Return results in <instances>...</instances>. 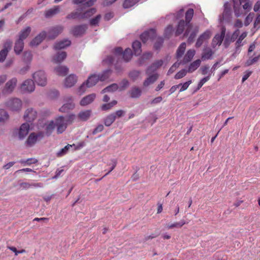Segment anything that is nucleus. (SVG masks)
<instances>
[{"label": "nucleus", "instance_id": "1", "mask_svg": "<svg viewBox=\"0 0 260 260\" xmlns=\"http://www.w3.org/2000/svg\"><path fill=\"white\" fill-rule=\"evenodd\" d=\"M75 115H66L64 116H60L55 120H51L46 124V133L50 135L55 128L58 134L62 133L67 128L68 124H71L74 119Z\"/></svg>", "mask_w": 260, "mask_h": 260}, {"label": "nucleus", "instance_id": "2", "mask_svg": "<svg viewBox=\"0 0 260 260\" xmlns=\"http://www.w3.org/2000/svg\"><path fill=\"white\" fill-rule=\"evenodd\" d=\"M233 2L234 13L237 17H240L242 14L241 5H242V8L245 11V14L251 10L252 3L250 0H233Z\"/></svg>", "mask_w": 260, "mask_h": 260}, {"label": "nucleus", "instance_id": "3", "mask_svg": "<svg viewBox=\"0 0 260 260\" xmlns=\"http://www.w3.org/2000/svg\"><path fill=\"white\" fill-rule=\"evenodd\" d=\"M5 107L12 112H18L22 107V102L18 98H12L5 103Z\"/></svg>", "mask_w": 260, "mask_h": 260}, {"label": "nucleus", "instance_id": "4", "mask_svg": "<svg viewBox=\"0 0 260 260\" xmlns=\"http://www.w3.org/2000/svg\"><path fill=\"white\" fill-rule=\"evenodd\" d=\"M32 78L35 82L39 86H44L47 84V78L45 73L43 71L35 72Z\"/></svg>", "mask_w": 260, "mask_h": 260}, {"label": "nucleus", "instance_id": "5", "mask_svg": "<svg viewBox=\"0 0 260 260\" xmlns=\"http://www.w3.org/2000/svg\"><path fill=\"white\" fill-rule=\"evenodd\" d=\"M194 14V11L192 9H188L185 13V21L186 22V29L184 32V36L187 37L190 32V30L192 29V25L190 23L193 16Z\"/></svg>", "mask_w": 260, "mask_h": 260}, {"label": "nucleus", "instance_id": "6", "mask_svg": "<svg viewBox=\"0 0 260 260\" xmlns=\"http://www.w3.org/2000/svg\"><path fill=\"white\" fill-rule=\"evenodd\" d=\"M12 41L7 40L4 44V48L0 51V61L3 62L6 59L8 54L12 48Z\"/></svg>", "mask_w": 260, "mask_h": 260}, {"label": "nucleus", "instance_id": "7", "mask_svg": "<svg viewBox=\"0 0 260 260\" xmlns=\"http://www.w3.org/2000/svg\"><path fill=\"white\" fill-rule=\"evenodd\" d=\"M156 36V34L155 29H150L142 33L140 36V39L143 43H145L149 40H153Z\"/></svg>", "mask_w": 260, "mask_h": 260}, {"label": "nucleus", "instance_id": "8", "mask_svg": "<svg viewBox=\"0 0 260 260\" xmlns=\"http://www.w3.org/2000/svg\"><path fill=\"white\" fill-rule=\"evenodd\" d=\"M64 27L58 25L51 27L48 32V37L50 39H54L63 30Z\"/></svg>", "mask_w": 260, "mask_h": 260}, {"label": "nucleus", "instance_id": "9", "mask_svg": "<svg viewBox=\"0 0 260 260\" xmlns=\"http://www.w3.org/2000/svg\"><path fill=\"white\" fill-rule=\"evenodd\" d=\"M232 16V11L231 5L226 2L224 5V10L222 14V17L220 18L221 22H229L231 20Z\"/></svg>", "mask_w": 260, "mask_h": 260}, {"label": "nucleus", "instance_id": "10", "mask_svg": "<svg viewBox=\"0 0 260 260\" xmlns=\"http://www.w3.org/2000/svg\"><path fill=\"white\" fill-rule=\"evenodd\" d=\"M17 80L16 78H13L9 80L6 84L5 87L3 89V93L4 94H10L14 89Z\"/></svg>", "mask_w": 260, "mask_h": 260}, {"label": "nucleus", "instance_id": "11", "mask_svg": "<svg viewBox=\"0 0 260 260\" xmlns=\"http://www.w3.org/2000/svg\"><path fill=\"white\" fill-rule=\"evenodd\" d=\"M87 29L86 24H82L75 26L72 29V33L75 37H80L84 35Z\"/></svg>", "mask_w": 260, "mask_h": 260}, {"label": "nucleus", "instance_id": "12", "mask_svg": "<svg viewBox=\"0 0 260 260\" xmlns=\"http://www.w3.org/2000/svg\"><path fill=\"white\" fill-rule=\"evenodd\" d=\"M83 8L81 6H79L78 8L75 11L69 14L67 16L66 18L68 19H78L82 20L83 18Z\"/></svg>", "mask_w": 260, "mask_h": 260}, {"label": "nucleus", "instance_id": "13", "mask_svg": "<svg viewBox=\"0 0 260 260\" xmlns=\"http://www.w3.org/2000/svg\"><path fill=\"white\" fill-rule=\"evenodd\" d=\"M21 89L25 92H32L35 89L34 82L30 79L25 80L21 85Z\"/></svg>", "mask_w": 260, "mask_h": 260}, {"label": "nucleus", "instance_id": "14", "mask_svg": "<svg viewBox=\"0 0 260 260\" xmlns=\"http://www.w3.org/2000/svg\"><path fill=\"white\" fill-rule=\"evenodd\" d=\"M211 32L210 30H206L200 36L196 43V47H200L203 43L210 38Z\"/></svg>", "mask_w": 260, "mask_h": 260}, {"label": "nucleus", "instance_id": "15", "mask_svg": "<svg viewBox=\"0 0 260 260\" xmlns=\"http://www.w3.org/2000/svg\"><path fill=\"white\" fill-rule=\"evenodd\" d=\"M225 33V29L223 28L220 34H216L213 38L212 42V46L215 48L217 45H220L222 42Z\"/></svg>", "mask_w": 260, "mask_h": 260}, {"label": "nucleus", "instance_id": "16", "mask_svg": "<svg viewBox=\"0 0 260 260\" xmlns=\"http://www.w3.org/2000/svg\"><path fill=\"white\" fill-rule=\"evenodd\" d=\"M164 63V61L161 59L156 60L146 70V74L149 75L156 71Z\"/></svg>", "mask_w": 260, "mask_h": 260}, {"label": "nucleus", "instance_id": "17", "mask_svg": "<svg viewBox=\"0 0 260 260\" xmlns=\"http://www.w3.org/2000/svg\"><path fill=\"white\" fill-rule=\"evenodd\" d=\"M46 37V33L43 31L36 36L30 43L31 46H37L40 44Z\"/></svg>", "mask_w": 260, "mask_h": 260}, {"label": "nucleus", "instance_id": "18", "mask_svg": "<svg viewBox=\"0 0 260 260\" xmlns=\"http://www.w3.org/2000/svg\"><path fill=\"white\" fill-rule=\"evenodd\" d=\"M73 0L72 2L74 4L78 5L79 6H81L82 8L84 7H89L94 5L96 0Z\"/></svg>", "mask_w": 260, "mask_h": 260}, {"label": "nucleus", "instance_id": "19", "mask_svg": "<svg viewBox=\"0 0 260 260\" xmlns=\"http://www.w3.org/2000/svg\"><path fill=\"white\" fill-rule=\"evenodd\" d=\"M77 81V77L74 74H71L66 78L64 85L67 87L74 86Z\"/></svg>", "mask_w": 260, "mask_h": 260}, {"label": "nucleus", "instance_id": "20", "mask_svg": "<svg viewBox=\"0 0 260 260\" xmlns=\"http://www.w3.org/2000/svg\"><path fill=\"white\" fill-rule=\"evenodd\" d=\"M29 125L27 123L22 124L19 129V137L20 139L24 138L28 133Z\"/></svg>", "mask_w": 260, "mask_h": 260}, {"label": "nucleus", "instance_id": "21", "mask_svg": "<svg viewBox=\"0 0 260 260\" xmlns=\"http://www.w3.org/2000/svg\"><path fill=\"white\" fill-rule=\"evenodd\" d=\"M43 136L42 133H39L37 135L34 133H31L27 139L26 143L28 146H31L36 143L38 137H43Z\"/></svg>", "mask_w": 260, "mask_h": 260}, {"label": "nucleus", "instance_id": "22", "mask_svg": "<svg viewBox=\"0 0 260 260\" xmlns=\"http://www.w3.org/2000/svg\"><path fill=\"white\" fill-rule=\"evenodd\" d=\"M100 80L99 76L96 75H92L89 76L86 81V86L88 87H91L95 85L96 83Z\"/></svg>", "mask_w": 260, "mask_h": 260}, {"label": "nucleus", "instance_id": "23", "mask_svg": "<svg viewBox=\"0 0 260 260\" xmlns=\"http://www.w3.org/2000/svg\"><path fill=\"white\" fill-rule=\"evenodd\" d=\"M95 98V94L92 93L89 94L83 98L80 101V105L82 106H86L92 103Z\"/></svg>", "mask_w": 260, "mask_h": 260}, {"label": "nucleus", "instance_id": "24", "mask_svg": "<svg viewBox=\"0 0 260 260\" xmlns=\"http://www.w3.org/2000/svg\"><path fill=\"white\" fill-rule=\"evenodd\" d=\"M121 115H108L106 117L104 118V123L106 126H109L115 120L116 116H117V117L119 118L120 117Z\"/></svg>", "mask_w": 260, "mask_h": 260}, {"label": "nucleus", "instance_id": "25", "mask_svg": "<svg viewBox=\"0 0 260 260\" xmlns=\"http://www.w3.org/2000/svg\"><path fill=\"white\" fill-rule=\"evenodd\" d=\"M71 41L68 39L59 41L56 43L54 46L55 50H59L68 47L71 45Z\"/></svg>", "mask_w": 260, "mask_h": 260}, {"label": "nucleus", "instance_id": "26", "mask_svg": "<svg viewBox=\"0 0 260 260\" xmlns=\"http://www.w3.org/2000/svg\"><path fill=\"white\" fill-rule=\"evenodd\" d=\"M67 57V53L64 51L58 52L53 58L52 61L54 63H60L63 61Z\"/></svg>", "mask_w": 260, "mask_h": 260}, {"label": "nucleus", "instance_id": "27", "mask_svg": "<svg viewBox=\"0 0 260 260\" xmlns=\"http://www.w3.org/2000/svg\"><path fill=\"white\" fill-rule=\"evenodd\" d=\"M185 27H186V22L183 20H180L176 27V36H179L184 31Z\"/></svg>", "mask_w": 260, "mask_h": 260}, {"label": "nucleus", "instance_id": "28", "mask_svg": "<svg viewBox=\"0 0 260 260\" xmlns=\"http://www.w3.org/2000/svg\"><path fill=\"white\" fill-rule=\"evenodd\" d=\"M24 48V42L22 41L17 39L15 43L14 52L16 54H20Z\"/></svg>", "mask_w": 260, "mask_h": 260}, {"label": "nucleus", "instance_id": "29", "mask_svg": "<svg viewBox=\"0 0 260 260\" xmlns=\"http://www.w3.org/2000/svg\"><path fill=\"white\" fill-rule=\"evenodd\" d=\"M31 31V28L27 26L21 30L19 34L18 40L23 41L24 40L27 38Z\"/></svg>", "mask_w": 260, "mask_h": 260}, {"label": "nucleus", "instance_id": "30", "mask_svg": "<svg viewBox=\"0 0 260 260\" xmlns=\"http://www.w3.org/2000/svg\"><path fill=\"white\" fill-rule=\"evenodd\" d=\"M85 8L86 7L83 8L82 14L83 19H86L90 17L96 12L95 8H92L86 10Z\"/></svg>", "mask_w": 260, "mask_h": 260}, {"label": "nucleus", "instance_id": "31", "mask_svg": "<svg viewBox=\"0 0 260 260\" xmlns=\"http://www.w3.org/2000/svg\"><path fill=\"white\" fill-rule=\"evenodd\" d=\"M54 71L58 76H64L68 74L69 69L66 66H60L55 68Z\"/></svg>", "mask_w": 260, "mask_h": 260}, {"label": "nucleus", "instance_id": "32", "mask_svg": "<svg viewBox=\"0 0 260 260\" xmlns=\"http://www.w3.org/2000/svg\"><path fill=\"white\" fill-rule=\"evenodd\" d=\"M196 53V51L194 49H190L188 50L184 56L183 59V63L186 64L189 62L193 57Z\"/></svg>", "mask_w": 260, "mask_h": 260}, {"label": "nucleus", "instance_id": "33", "mask_svg": "<svg viewBox=\"0 0 260 260\" xmlns=\"http://www.w3.org/2000/svg\"><path fill=\"white\" fill-rule=\"evenodd\" d=\"M213 54L214 52L211 48H207L204 49L201 57L202 60H205L211 59Z\"/></svg>", "mask_w": 260, "mask_h": 260}, {"label": "nucleus", "instance_id": "34", "mask_svg": "<svg viewBox=\"0 0 260 260\" xmlns=\"http://www.w3.org/2000/svg\"><path fill=\"white\" fill-rule=\"evenodd\" d=\"M75 107V104L71 102L69 103L64 104L59 109V111L61 113H69L71 110H72Z\"/></svg>", "mask_w": 260, "mask_h": 260}, {"label": "nucleus", "instance_id": "35", "mask_svg": "<svg viewBox=\"0 0 260 260\" xmlns=\"http://www.w3.org/2000/svg\"><path fill=\"white\" fill-rule=\"evenodd\" d=\"M158 78V74L156 73L150 76L144 81L143 85L145 87L148 86L156 81Z\"/></svg>", "mask_w": 260, "mask_h": 260}, {"label": "nucleus", "instance_id": "36", "mask_svg": "<svg viewBox=\"0 0 260 260\" xmlns=\"http://www.w3.org/2000/svg\"><path fill=\"white\" fill-rule=\"evenodd\" d=\"M59 7L55 6L51 9L45 11V15L46 18H50L53 15L57 14L59 12Z\"/></svg>", "mask_w": 260, "mask_h": 260}, {"label": "nucleus", "instance_id": "37", "mask_svg": "<svg viewBox=\"0 0 260 260\" xmlns=\"http://www.w3.org/2000/svg\"><path fill=\"white\" fill-rule=\"evenodd\" d=\"M132 47L134 50L135 55H139L142 52L141 43L138 41H135L132 44Z\"/></svg>", "mask_w": 260, "mask_h": 260}, {"label": "nucleus", "instance_id": "38", "mask_svg": "<svg viewBox=\"0 0 260 260\" xmlns=\"http://www.w3.org/2000/svg\"><path fill=\"white\" fill-rule=\"evenodd\" d=\"M201 60L200 59H197L190 64L188 69V72L192 73L196 71L200 66Z\"/></svg>", "mask_w": 260, "mask_h": 260}, {"label": "nucleus", "instance_id": "39", "mask_svg": "<svg viewBox=\"0 0 260 260\" xmlns=\"http://www.w3.org/2000/svg\"><path fill=\"white\" fill-rule=\"evenodd\" d=\"M186 44L185 42L182 43L179 46L176 52V57L177 59L181 58L183 55L185 49Z\"/></svg>", "mask_w": 260, "mask_h": 260}, {"label": "nucleus", "instance_id": "40", "mask_svg": "<svg viewBox=\"0 0 260 260\" xmlns=\"http://www.w3.org/2000/svg\"><path fill=\"white\" fill-rule=\"evenodd\" d=\"M124 60L126 62L129 61L133 56L132 51L130 48H126L122 53Z\"/></svg>", "mask_w": 260, "mask_h": 260}, {"label": "nucleus", "instance_id": "41", "mask_svg": "<svg viewBox=\"0 0 260 260\" xmlns=\"http://www.w3.org/2000/svg\"><path fill=\"white\" fill-rule=\"evenodd\" d=\"M131 97L132 98H138L141 94V90L138 87H133L129 92Z\"/></svg>", "mask_w": 260, "mask_h": 260}, {"label": "nucleus", "instance_id": "42", "mask_svg": "<svg viewBox=\"0 0 260 260\" xmlns=\"http://www.w3.org/2000/svg\"><path fill=\"white\" fill-rule=\"evenodd\" d=\"M118 88V85L116 83H114L104 88L102 90V92L105 93L107 92L114 91L117 90Z\"/></svg>", "mask_w": 260, "mask_h": 260}, {"label": "nucleus", "instance_id": "43", "mask_svg": "<svg viewBox=\"0 0 260 260\" xmlns=\"http://www.w3.org/2000/svg\"><path fill=\"white\" fill-rule=\"evenodd\" d=\"M111 70H107L105 71L101 75H99L100 77V80L104 81L107 79L111 74Z\"/></svg>", "mask_w": 260, "mask_h": 260}, {"label": "nucleus", "instance_id": "44", "mask_svg": "<svg viewBox=\"0 0 260 260\" xmlns=\"http://www.w3.org/2000/svg\"><path fill=\"white\" fill-rule=\"evenodd\" d=\"M90 115H75L73 122H74L75 120H77L78 121H86L89 118Z\"/></svg>", "mask_w": 260, "mask_h": 260}, {"label": "nucleus", "instance_id": "45", "mask_svg": "<svg viewBox=\"0 0 260 260\" xmlns=\"http://www.w3.org/2000/svg\"><path fill=\"white\" fill-rule=\"evenodd\" d=\"M72 147L71 145L68 144L64 148L61 149L56 154L57 157H61L66 154L69 149Z\"/></svg>", "mask_w": 260, "mask_h": 260}, {"label": "nucleus", "instance_id": "46", "mask_svg": "<svg viewBox=\"0 0 260 260\" xmlns=\"http://www.w3.org/2000/svg\"><path fill=\"white\" fill-rule=\"evenodd\" d=\"M117 103V101L115 100L113 101L111 103L104 104L102 106L101 108L103 111H106L110 109L114 105H116Z\"/></svg>", "mask_w": 260, "mask_h": 260}, {"label": "nucleus", "instance_id": "47", "mask_svg": "<svg viewBox=\"0 0 260 260\" xmlns=\"http://www.w3.org/2000/svg\"><path fill=\"white\" fill-rule=\"evenodd\" d=\"M38 162V160L35 158H28L26 160H20V162L23 165H30L31 164H35Z\"/></svg>", "mask_w": 260, "mask_h": 260}, {"label": "nucleus", "instance_id": "48", "mask_svg": "<svg viewBox=\"0 0 260 260\" xmlns=\"http://www.w3.org/2000/svg\"><path fill=\"white\" fill-rule=\"evenodd\" d=\"M188 71L185 69H183L180 71H179L175 75V79H180L186 76Z\"/></svg>", "mask_w": 260, "mask_h": 260}, {"label": "nucleus", "instance_id": "49", "mask_svg": "<svg viewBox=\"0 0 260 260\" xmlns=\"http://www.w3.org/2000/svg\"><path fill=\"white\" fill-rule=\"evenodd\" d=\"M152 56V53L151 52H146L144 53L142 56L140 57L139 61L141 64L143 63L145 59H149Z\"/></svg>", "mask_w": 260, "mask_h": 260}, {"label": "nucleus", "instance_id": "50", "mask_svg": "<svg viewBox=\"0 0 260 260\" xmlns=\"http://www.w3.org/2000/svg\"><path fill=\"white\" fill-rule=\"evenodd\" d=\"M136 3V0H125L123 4V6L124 8H129L134 6Z\"/></svg>", "mask_w": 260, "mask_h": 260}, {"label": "nucleus", "instance_id": "51", "mask_svg": "<svg viewBox=\"0 0 260 260\" xmlns=\"http://www.w3.org/2000/svg\"><path fill=\"white\" fill-rule=\"evenodd\" d=\"M101 18V15H96L94 18H92L90 20V24L91 25H97Z\"/></svg>", "mask_w": 260, "mask_h": 260}, {"label": "nucleus", "instance_id": "52", "mask_svg": "<svg viewBox=\"0 0 260 260\" xmlns=\"http://www.w3.org/2000/svg\"><path fill=\"white\" fill-rule=\"evenodd\" d=\"M210 79V75L209 74L208 76L203 78L202 79L200 80L198 85L197 89H200L202 86L209 79Z\"/></svg>", "mask_w": 260, "mask_h": 260}, {"label": "nucleus", "instance_id": "53", "mask_svg": "<svg viewBox=\"0 0 260 260\" xmlns=\"http://www.w3.org/2000/svg\"><path fill=\"white\" fill-rule=\"evenodd\" d=\"M164 43V39L161 38L159 37L157 39L156 42L155 43L154 45V47L155 49L157 50Z\"/></svg>", "mask_w": 260, "mask_h": 260}, {"label": "nucleus", "instance_id": "54", "mask_svg": "<svg viewBox=\"0 0 260 260\" xmlns=\"http://www.w3.org/2000/svg\"><path fill=\"white\" fill-rule=\"evenodd\" d=\"M173 31V26L172 25H168L165 29V37L169 38Z\"/></svg>", "mask_w": 260, "mask_h": 260}, {"label": "nucleus", "instance_id": "55", "mask_svg": "<svg viewBox=\"0 0 260 260\" xmlns=\"http://www.w3.org/2000/svg\"><path fill=\"white\" fill-rule=\"evenodd\" d=\"M254 16V13H249L245 18L244 24L245 26H248L250 22L252 21L253 17Z\"/></svg>", "mask_w": 260, "mask_h": 260}, {"label": "nucleus", "instance_id": "56", "mask_svg": "<svg viewBox=\"0 0 260 260\" xmlns=\"http://www.w3.org/2000/svg\"><path fill=\"white\" fill-rule=\"evenodd\" d=\"M239 34L240 30L239 29H237L236 30H235L232 34L231 37V41L233 42L235 41L239 37Z\"/></svg>", "mask_w": 260, "mask_h": 260}, {"label": "nucleus", "instance_id": "57", "mask_svg": "<svg viewBox=\"0 0 260 260\" xmlns=\"http://www.w3.org/2000/svg\"><path fill=\"white\" fill-rule=\"evenodd\" d=\"M192 83V81L191 80H188V81L185 82L184 84H181V85L180 86L181 87V88L180 89V92H182V91H185V90H186L188 86H189V85Z\"/></svg>", "mask_w": 260, "mask_h": 260}, {"label": "nucleus", "instance_id": "58", "mask_svg": "<svg viewBox=\"0 0 260 260\" xmlns=\"http://www.w3.org/2000/svg\"><path fill=\"white\" fill-rule=\"evenodd\" d=\"M8 248L15 253L16 256L18 255L19 253H23L26 252L25 249H21V250H17L16 248L12 246H9Z\"/></svg>", "mask_w": 260, "mask_h": 260}, {"label": "nucleus", "instance_id": "59", "mask_svg": "<svg viewBox=\"0 0 260 260\" xmlns=\"http://www.w3.org/2000/svg\"><path fill=\"white\" fill-rule=\"evenodd\" d=\"M200 71L203 75H205L208 74L209 71V66L208 65L203 66L200 68Z\"/></svg>", "mask_w": 260, "mask_h": 260}, {"label": "nucleus", "instance_id": "60", "mask_svg": "<svg viewBox=\"0 0 260 260\" xmlns=\"http://www.w3.org/2000/svg\"><path fill=\"white\" fill-rule=\"evenodd\" d=\"M139 75L140 72L139 71H133L129 73V75L131 78H132L133 80H135L138 77Z\"/></svg>", "mask_w": 260, "mask_h": 260}, {"label": "nucleus", "instance_id": "61", "mask_svg": "<svg viewBox=\"0 0 260 260\" xmlns=\"http://www.w3.org/2000/svg\"><path fill=\"white\" fill-rule=\"evenodd\" d=\"M254 27L258 29L260 27V15H258L254 21Z\"/></svg>", "mask_w": 260, "mask_h": 260}, {"label": "nucleus", "instance_id": "62", "mask_svg": "<svg viewBox=\"0 0 260 260\" xmlns=\"http://www.w3.org/2000/svg\"><path fill=\"white\" fill-rule=\"evenodd\" d=\"M120 90H124L128 85V81L126 79H123L121 82L120 84Z\"/></svg>", "mask_w": 260, "mask_h": 260}, {"label": "nucleus", "instance_id": "63", "mask_svg": "<svg viewBox=\"0 0 260 260\" xmlns=\"http://www.w3.org/2000/svg\"><path fill=\"white\" fill-rule=\"evenodd\" d=\"M252 74V72L250 71H246L244 74V76L242 77V82L243 83L245 80H246Z\"/></svg>", "mask_w": 260, "mask_h": 260}, {"label": "nucleus", "instance_id": "64", "mask_svg": "<svg viewBox=\"0 0 260 260\" xmlns=\"http://www.w3.org/2000/svg\"><path fill=\"white\" fill-rule=\"evenodd\" d=\"M104 129V126L102 124H100L94 129L92 132L93 135L96 134L98 133L101 132Z\"/></svg>", "mask_w": 260, "mask_h": 260}]
</instances>
